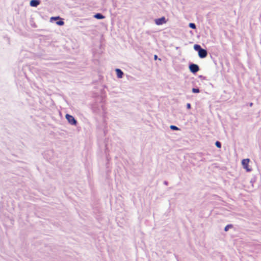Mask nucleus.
Segmentation results:
<instances>
[{"instance_id":"obj_2","label":"nucleus","mask_w":261,"mask_h":261,"mask_svg":"<svg viewBox=\"0 0 261 261\" xmlns=\"http://www.w3.org/2000/svg\"><path fill=\"white\" fill-rule=\"evenodd\" d=\"M250 160L249 159H244L241 161V165L244 170L247 172H250L252 170L249 166Z\"/></svg>"},{"instance_id":"obj_11","label":"nucleus","mask_w":261,"mask_h":261,"mask_svg":"<svg viewBox=\"0 0 261 261\" xmlns=\"http://www.w3.org/2000/svg\"><path fill=\"white\" fill-rule=\"evenodd\" d=\"M192 91L194 93H198L199 92V90L198 88H193Z\"/></svg>"},{"instance_id":"obj_12","label":"nucleus","mask_w":261,"mask_h":261,"mask_svg":"<svg viewBox=\"0 0 261 261\" xmlns=\"http://www.w3.org/2000/svg\"><path fill=\"white\" fill-rule=\"evenodd\" d=\"M170 128L171 129H173V130H178V128L177 127H176V126L175 125H171L170 126Z\"/></svg>"},{"instance_id":"obj_10","label":"nucleus","mask_w":261,"mask_h":261,"mask_svg":"<svg viewBox=\"0 0 261 261\" xmlns=\"http://www.w3.org/2000/svg\"><path fill=\"white\" fill-rule=\"evenodd\" d=\"M189 27L193 29H196V25L194 23H189Z\"/></svg>"},{"instance_id":"obj_8","label":"nucleus","mask_w":261,"mask_h":261,"mask_svg":"<svg viewBox=\"0 0 261 261\" xmlns=\"http://www.w3.org/2000/svg\"><path fill=\"white\" fill-rule=\"evenodd\" d=\"M115 71H116L117 76L119 78H121L122 77L123 73V72L120 69H116L115 70Z\"/></svg>"},{"instance_id":"obj_14","label":"nucleus","mask_w":261,"mask_h":261,"mask_svg":"<svg viewBox=\"0 0 261 261\" xmlns=\"http://www.w3.org/2000/svg\"><path fill=\"white\" fill-rule=\"evenodd\" d=\"M187 108L188 109H191V105H190V103H187Z\"/></svg>"},{"instance_id":"obj_1","label":"nucleus","mask_w":261,"mask_h":261,"mask_svg":"<svg viewBox=\"0 0 261 261\" xmlns=\"http://www.w3.org/2000/svg\"><path fill=\"white\" fill-rule=\"evenodd\" d=\"M194 49L197 51L198 56L200 58H204L207 56V53L205 49H203L198 44H195L193 46Z\"/></svg>"},{"instance_id":"obj_9","label":"nucleus","mask_w":261,"mask_h":261,"mask_svg":"<svg viewBox=\"0 0 261 261\" xmlns=\"http://www.w3.org/2000/svg\"><path fill=\"white\" fill-rule=\"evenodd\" d=\"M94 17L96 18V19H103L104 18V16L103 15H102L100 13H97L96 14Z\"/></svg>"},{"instance_id":"obj_7","label":"nucleus","mask_w":261,"mask_h":261,"mask_svg":"<svg viewBox=\"0 0 261 261\" xmlns=\"http://www.w3.org/2000/svg\"><path fill=\"white\" fill-rule=\"evenodd\" d=\"M39 4L40 2L38 0H31L30 3V6L34 7H37Z\"/></svg>"},{"instance_id":"obj_3","label":"nucleus","mask_w":261,"mask_h":261,"mask_svg":"<svg viewBox=\"0 0 261 261\" xmlns=\"http://www.w3.org/2000/svg\"><path fill=\"white\" fill-rule=\"evenodd\" d=\"M154 23L157 26H161L166 24L168 22V19L164 16L157 18L154 20Z\"/></svg>"},{"instance_id":"obj_4","label":"nucleus","mask_w":261,"mask_h":261,"mask_svg":"<svg viewBox=\"0 0 261 261\" xmlns=\"http://www.w3.org/2000/svg\"><path fill=\"white\" fill-rule=\"evenodd\" d=\"M54 21H56V23L60 26L63 25L64 24V22L63 20V19L59 17H52L50 19V21L51 22H53Z\"/></svg>"},{"instance_id":"obj_5","label":"nucleus","mask_w":261,"mask_h":261,"mask_svg":"<svg viewBox=\"0 0 261 261\" xmlns=\"http://www.w3.org/2000/svg\"><path fill=\"white\" fill-rule=\"evenodd\" d=\"M68 122L71 125H75L76 124V121L72 115L66 114L65 116Z\"/></svg>"},{"instance_id":"obj_13","label":"nucleus","mask_w":261,"mask_h":261,"mask_svg":"<svg viewBox=\"0 0 261 261\" xmlns=\"http://www.w3.org/2000/svg\"><path fill=\"white\" fill-rule=\"evenodd\" d=\"M216 145L218 147H219V148H220V147H221V144H220V143L219 142H217L216 143Z\"/></svg>"},{"instance_id":"obj_6","label":"nucleus","mask_w":261,"mask_h":261,"mask_svg":"<svg viewBox=\"0 0 261 261\" xmlns=\"http://www.w3.org/2000/svg\"><path fill=\"white\" fill-rule=\"evenodd\" d=\"M189 69L192 73H196L199 70V67L197 65L193 64L189 66Z\"/></svg>"}]
</instances>
